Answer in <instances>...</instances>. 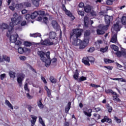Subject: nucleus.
<instances>
[{
	"label": "nucleus",
	"mask_w": 126,
	"mask_h": 126,
	"mask_svg": "<svg viewBox=\"0 0 126 126\" xmlns=\"http://www.w3.org/2000/svg\"><path fill=\"white\" fill-rule=\"evenodd\" d=\"M37 104L39 109H44V104L42 103V99L37 102Z\"/></svg>",
	"instance_id": "nucleus-21"
},
{
	"label": "nucleus",
	"mask_w": 126,
	"mask_h": 126,
	"mask_svg": "<svg viewBox=\"0 0 126 126\" xmlns=\"http://www.w3.org/2000/svg\"><path fill=\"white\" fill-rule=\"evenodd\" d=\"M52 25L53 27V28L56 30V31H59V30H60L61 27L60 25H59V24H58V22L56 21H52Z\"/></svg>",
	"instance_id": "nucleus-11"
},
{
	"label": "nucleus",
	"mask_w": 126,
	"mask_h": 126,
	"mask_svg": "<svg viewBox=\"0 0 126 126\" xmlns=\"http://www.w3.org/2000/svg\"><path fill=\"white\" fill-rule=\"evenodd\" d=\"M37 55L40 57V60L43 63H47V58L45 57V52L43 51H38L37 52Z\"/></svg>",
	"instance_id": "nucleus-10"
},
{
	"label": "nucleus",
	"mask_w": 126,
	"mask_h": 126,
	"mask_svg": "<svg viewBox=\"0 0 126 126\" xmlns=\"http://www.w3.org/2000/svg\"><path fill=\"white\" fill-rule=\"evenodd\" d=\"M24 45L26 46V47H30V46L32 45V43H31L30 42L25 41L24 42Z\"/></svg>",
	"instance_id": "nucleus-49"
},
{
	"label": "nucleus",
	"mask_w": 126,
	"mask_h": 126,
	"mask_svg": "<svg viewBox=\"0 0 126 126\" xmlns=\"http://www.w3.org/2000/svg\"><path fill=\"white\" fill-rule=\"evenodd\" d=\"M25 78V74L23 73H18V76L17 78V81L19 84L20 87H22V83Z\"/></svg>",
	"instance_id": "nucleus-5"
},
{
	"label": "nucleus",
	"mask_w": 126,
	"mask_h": 126,
	"mask_svg": "<svg viewBox=\"0 0 126 126\" xmlns=\"http://www.w3.org/2000/svg\"><path fill=\"white\" fill-rule=\"evenodd\" d=\"M2 59L6 63H10V58L5 55L2 56Z\"/></svg>",
	"instance_id": "nucleus-19"
},
{
	"label": "nucleus",
	"mask_w": 126,
	"mask_h": 126,
	"mask_svg": "<svg viewBox=\"0 0 126 126\" xmlns=\"http://www.w3.org/2000/svg\"><path fill=\"white\" fill-rule=\"evenodd\" d=\"M24 7H31V4L29 2H25L23 3Z\"/></svg>",
	"instance_id": "nucleus-32"
},
{
	"label": "nucleus",
	"mask_w": 126,
	"mask_h": 126,
	"mask_svg": "<svg viewBox=\"0 0 126 126\" xmlns=\"http://www.w3.org/2000/svg\"><path fill=\"white\" fill-rule=\"evenodd\" d=\"M33 4L35 6H39L40 5V0H33Z\"/></svg>",
	"instance_id": "nucleus-30"
},
{
	"label": "nucleus",
	"mask_w": 126,
	"mask_h": 126,
	"mask_svg": "<svg viewBox=\"0 0 126 126\" xmlns=\"http://www.w3.org/2000/svg\"><path fill=\"white\" fill-rule=\"evenodd\" d=\"M31 15L32 19H35V18H36L37 16H38V12L34 11L32 13Z\"/></svg>",
	"instance_id": "nucleus-26"
},
{
	"label": "nucleus",
	"mask_w": 126,
	"mask_h": 126,
	"mask_svg": "<svg viewBox=\"0 0 126 126\" xmlns=\"http://www.w3.org/2000/svg\"><path fill=\"white\" fill-rule=\"evenodd\" d=\"M91 32L90 30H87L84 32V40L82 41V46L79 47L80 50H83L85 49L89 43V36Z\"/></svg>",
	"instance_id": "nucleus-4"
},
{
	"label": "nucleus",
	"mask_w": 126,
	"mask_h": 126,
	"mask_svg": "<svg viewBox=\"0 0 126 126\" xmlns=\"http://www.w3.org/2000/svg\"><path fill=\"white\" fill-rule=\"evenodd\" d=\"M38 13V15L43 16V15H45V11L42 10H39L38 11H37Z\"/></svg>",
	"instance_id": "nucleus-45"
},
{
	"label": "nucleus",
	"mask_w": 126,
	"mask_h": 126,
	"mask_svg": "<svg viewBox=\"0 0 126 126\" xmlns=\"http://www.w3.org/2000/svg\"><path fill=\"white\" fill-rule=\"evenodd\" d=\"M25 19H26V20H27L28 21H30L31 19H32V17H31V15L29 14H27L25 16Z\"/></svg>",
	"instance_id": "nucleus-40"
},
{
	"label": "nucleus",
	"mask_w": 126,
	"mask_h": 126,
	"mask_svg": "<svg viewBox=\"0 0 126 126\" xmlns=\"http://www.w3.org/2000/svg\"><path fill=\"white\" fill-rule=\"evenodd\" d=\"M94 117L96 120H99L100 119V115L97 114L96 113L94 114Z\"/></svg>",
	"instance_id": "nucleus-58"
},
{
	"label": "nucleus",
	"mask_w": 126,
	"mask_h": 126,
	"mask_svg": "<svg viewBox=\"0 0 126 126\" xmlns=\"http://www.w3.org/2000/svg\"><path fill=\"white\" fill-rule=\"evenodd\" d=\"M45 90H46L47 93L48 97H49V98H51L52 97V91L49 89V88L47 87V86H45Z\"/></svg>",
	"instance_id": "nucleus-17"
},
{
	"label": "nucleus",
	"mask_w": 126,
	"mask_h": 126,
	"mask_svg": "<svg viewBox=\"0 0 126 126\" xmlns=\"http://www.w3.org/2000/svg\"><path fill=\"white\" fill-rule=\"evenodd\" d=\"M9 8H10V9L11 10H12V11H14V10H15V3L14 2H13L12 4H11V5H10L9 6Z\"/></svg>",
	"instance_id": "nucleus-33"
},
{
	"label": "nucleus",
	"mask_w": 126,
	"mask_h": 126,
	"mask_svg": "<svg viewBox=\"0 0 126 126\" xmlns=\"http://www.w3.org/2000/svg\"><path fill=\"white\" fill-rule=\"evenodd\" d=\"M106 107L107 108L108 112H109V113H112L113 108L112 107V106H110V104L109 103H107L106 105Z\"/></svg>",
	"instance_id": "nucleus-27"
},
{
	"label": "nucleus",
	"mask_w": 126,
	"mask_h": 126,
	"mask_svg": "<svg viewBox=\"0 0 126 126\" xmlns=\"http://www.w3.org/2000/svg\"><path fill=\"white\" fill-rule=\"evenodd\" d=\"M27 97L28 98V99H32L33 98V96H32L29 94V93L27 94Z\"/></svg>",
	"instance_id": "nucleus-64"
},
{
	"label": "nucleus",
	"mask_w": 126,
	"mask_h": 126,
	"mask_svg": "<svg viewBox=\"0 0 126 126\" xmlns=\"http://www.w3.org/2000/svg\"><path fill=\"white\" fill-rule=\"evenodd\" d=\"M114 119L117 124H121L122 123V120L120 119H118L116 116L114 117Z\"/></svg>",
	"instance_id": "nucleus-50"
},
{
	"label": "nucleus",
	"mask_w": 126,
	"mask_h": 126,
	"mask_svg": "<svg viewBox=\"0 0 126 126\" xmlns=\"http://www.w3.org/2000/svg\"><path fill=\"white\" fill-rule=\"evenodd\" d=\"M113 16H109L108 15H105L104 19L106 25H100L98 26V28H99V29H101L105 33V32L109 29V26H110V24H111V21H113Z\"/></svg>",
	"instance_id": "nucleus-3"
},
{
	"label": "nucleus",
	"mask_w": 126,
	"mask_h": 126,
	"mask_svg": "<svg viewBox=\"0 0 126 126\" xmlns=\"http://www.w3.org/2000/svg\"><path fill=\"white\" fill-rule=\"evenodd\" d=\"M94 51H95V48L94 47H91L89 49V50H88V52L89 53H93V52Z\"/></svg>",
	"instance_id": "nucleus-51"
},
{
	"label": "nucleus",
	"mask_w": 126,
	"mask_h": 126,
	"mask_svg": "<svg viewBox=\"0 0 126 126\" xmlns=\"http://www.w3.org/2000/svg\"><path fill=\"white\" fill-rule=\"evenodd\" d=\"M106 93H111L112 95H117V93L113 91L112 90L108 89L105 90Z\"/></svg>",
	"instance_id": "nucleus-29"
},
{
	"label": "nucleus",
	"mask_w": 126,
	"mask_h": 126,
	"mask_svg": "<svg viewBox=\"0 0 126 126\" xmlns=\"http://www.w3.org/2000/svg\"><path fill=\"white\" fill-rule=\"evenodd\" d=\"M122 54H123V52L119 51H117V52L116 53V56H117V57H119V58L120 57H122Z\"/></svg>",
	"instance_id": "nucleus-59"
},
{
	"label": "nucleus",
	"mask_w": 126,
	"mask_h": 126,
	"mask_svg": "<svg viewBox=\"0 0 126 126\" xmlns=\"http://www.w3.org/2000/svg\"><path fill=\"white\" fill-rule=\"evenodd\" d=\"M79 72H80V71L78 69H76L75 71L73 72V77L75 80H78V78L79 77Z\"/></svg>",
	"instance_id": "nucleus-12"
},
{
	"label": "nucleus",
	"mask_w": 126,
	"mask_h": 126,
	"mask_svg": "<svg viewBox=\"0 0 126 126\" xmlns=\"http://www.w3.org/2000/svg\"><path fill=\"white\" fill-rule=\"evenodd\" d=\"M5 77H6V74L5 73L2 74L0 76L1 80H3Z\"/></svg>",
	"instance_id": "nucleus-56"
},
{
	"label": "nucleus",
	"mask_w": 126,
	"mask_h": 126,
	"mask_svg": "<svg viewBox=\"0 0 126 126\" xmlns=\"http://www.w3.org/2000/svg\"><path fill=\"white\" fill-rule=\"evenodd\" d=\"M79 7L82 8V7H84V2H80L78 5Z\"/></svg>",
	"instance_id": "nucleus-63"
},
{
	"label": "nucleus",
	"mask_w": 126,
	"mask_h": 126,
	"mask_svg": "<svg viewBox=\"0 0 126 126\" xmlns=\"http://www.w3.org/2000/svg\"><path fill=\"white\" fill-rule=\"evenodd\" d=\"M57 37V33L55 32H51L49 33V38H46L44 40L43 39L41 40L40 44L43 46H53L56 45L58 44V40L56 39ZM51 40H55V42L52 41Z\"/></svg>",
	"instance_id": "nucleus-2"
},
{
	"label": "nucleus",
	"mask_w": 126,
	"mask_h": 126,
	"mask_svg": "<svg viewBox=\"0 0 126 126\" xmlns=\"http://www.w3.org/2000/svg\"><path fill=\"white\" fill-rule=\"evenodd\" d=\"M91 15H92V16H93L94 17L97 16V13H96V12H95V11L92 10L91 12Z\"/></svg>",
	"instance_id": "nucleus-55"
},
{
	"label": "nucleus",
	"mask_w": 126,
	"mask_h": 126,
	"mask_svg": "<svg viewBox=\"0 0 126 126\" xmlns=\"http://www.w3.org/2000/svg\"><path fill=\"white\" fill-rule=\"evenodd\" d=\"M89 19L88 18V17H87V16H85L84 17V22L85 25H86V23H88Z\"/></svg>",
	"instance_id": "nucleus-53"
},
{
	"label": "nucleus",
	"mask_w": 126,
	"mask_h": 126,
	"mask_svg": "<svg viewBox=\"0 0 126 126\" xmlns=\"http://www.w3.org/2000/svg\"><path fill=\"white\" fill-rule=\"evenodd\" d=\"M43 22L47 25L48 24V17H45L43 18Z\"/></svg>",
	"instance_id": "nucleus-60"
},
{
	"label": "nucleus",
	"mask_w": 126,
	"mask_h": 126,
	"mask_svg": "<svg viewBox=\"0 0 126 126\" xmlns=\"http://www.w3.org/2000/svg\"><path fill=\"white\" fill-rule=\"evenodd\" d=\"M95 60L94 59V58L93 57H89L87 58H84L82 60V63L85 64V65H90V63H94V61Z\"/></svg>",
	"instance_id": "nucleus-6"
},
{
	"label": "nucleus",
	"mask_w": 126,
	"mask_h": 126,
	"mask_svg": "<svg viewBox=\"0 0 126 126\" xmlns=\"http://www.w3.org/2000/svg\"><path fill=\"white\" fill-rule=\"evenodd\" d=\"M104 68H107V69H108V70H112L113 69V66H104Z\"/></svg>",
	"instance_id": "nucleus-61"
},
{
	"label": "nucleus",
	"mask_w": 126,
	"mask_h": 126,
	"mask_svg": "<svg viewBox=\"0 0 126 126\" xmlns=\"http://www.w3.org/2000/svg\"><path fill=\"white\" fill-rule=\"evenodd\" d=\"M39 122L42 126H46L45 123H44V121H43V119H42V117H41V116L39 117Z\"/></svg>",
	"instance_id": "nucleus-39"
},
{
	"label": "nucleus",
	"mask_w": 126,
	"mask_h": 126,
	"mask_svg": "<svg viewBox=\"0 0 126 126\" xmlns=\"http://www.w3.org/2000/svg\"><path fill=\"white\" fill-rule=\"evenodd\" d=\"M50 81H51V82L52 83H54V84H56L57 83V80L56 79H55V78H54V77L53 76H51L50 77Z\"/></svg>",
	"instance_id": "nucleus-36"
},
{
	"label": "nucleus",
	"mask_w": 126,
	"mask_h": 126,
	"mask_svg": "<svg viewBox=\"0 0 126 126\" xmlns=\"http://www.w3.org/2000/svg\"><path fill=\"white\" fill-rule=\"evenodd\" d=\"M13 18H11V21L13 25H17L18 23H19L20 21L18 19H19V16H18V14L17 13H15L13 14Z\"/></svg>",
	"instance_id": "nucleus-7"
},
{
	"label": "nucleus",
	"mask_w": 126,
	"mask_h": 126,
	"mask_svg": "<svg viewBox=\"0 0 126 126\" xmlns=\"http://www.w3.org/2000/svg\"><path fill=\"white\" fill-rule=\"evenodd\" d=\"M65 14L66 15L68 16L69 17H72V14L71 12L67 10H66V11H65Z\"/></svg>",
	"instance_id": "nucleus-44"
},
{
	"label": "nucleus",
	"mask_w": 126,
	"mask_h": 126,
	"mask_svg": "<svg viewBox=\"0 0 126 126\" xmlns=\"http://www.w3.org/2000/svg\"><path fill=\"white\" fill-rule=\"evenodd\" d=\"M70 108H71V102H69L67 105V106L65 108V113H68L69 110H70Z\"/></svg>",
	"instance_id": "nucleus-20"
},
{
	"label": "nucleus",
	"mask_w": 126,
	"mask_h": 126,
	"mask_svg": "<svg viewBox=\"0 0 126 126\" xmlns=\"http://www.w3.org/2000/svg\"><path fill=\"white\" fill-rule=\"evenodd\" d=\"M5 105H7V106H8V107L9 108H10V109H11V110H13V106H12V104H11V103H10L9 101H8V100H6L5 101Z\"/></svg>",
	"instance_id": "nucleus-23"
},
{
	"label": "nucleus",
	"mask_w": 126,
	"mask_h": 126,
	"mask_svg": "<svg viewBox=\"0 0 126 126\" xmlns=\"http://www.w3.org/2000/svg\"><path fill=\"white\" fill-rule=\"evenodd\" d=\"M111 49H112V50H114V51H115L116 52H118L119 51V47L115 45H111Z\"/></svg>",
	"instance_id": "nucleus-31"
},
{
	"label": "nucleus",
	"mask_w": 126,
	"mask_h": 126,
	"mask_svg": "<svg viewBox=\"0 0 126 126\" xmlns=\"http://www.w3.org/2000/svg\"><path fill=\"white\" fill-rule=\"evenodd\" d=\"M114 1H115V0H107L106 3L108 5H111L113 4V2H114Z\"/></svg>",
	"instance_id": "nucleus-47"
},
{
	"label": "nucleus",
	"mask_w": 126,
	"mask_h": 126,
	"mask_svg": "<svg viewBox=\"0 0 126 126\" xmlns=\"http://www.w3.org/2000/svg\"><path fill=\"white\" fill-rule=\"evenodd\" d=\"M121 22L123 25H126V17L124 16L121 19Z\"/></svg>",
	"instance_id": "nucleus-34"
},
{
	"label": "nucleus",
	"mask_w": 126,
	"mask_h": 126,
	"mask_svg": "<svg viewBox=\"0 0 126 126\" xmlns=\"http://www.w3.org/2000/svg\"><path fill=\"white\" fill-rule=\"evenodd\" d=\"M24 89L25 91H27V92H29V91H30L28 88V84H27V83H26L24 85Z\"/></svg>",
	"instance_id": "nucleus-48"
},
{
	"label": "nucleus",
	"mask_w": 126,
	"mask_h": 126,
	"mask_svg": "<svg viewBox=\"0 0 126 126\" xmlns=\"http://www.w3.org/2000/svg\"><path fill=\"white\" fill-rule=\"evenodd\" d=\"M104 62L105 63H114V61L110 59H104Z\"/></svg>",
	"instance_id": "nucleus-35"
},
{
	"label": "nucleus",
	"mask_w": 126,
	"mask_h": 126,
	"mask_svg": "<svg viewBox=\"0 0 126 126\" xmlns=\"http://www.w3.org/2000/svg\"><path fill=\"white\" fill-rule=\"evenodd\" d=\"M31 118H32V125H35V123L37 121V117L34 116V115H31Z\"/></svg>",
	"instance_id": "nucleus-24"
},
{
	"label": "nucleus",
	"mask_w": 126,
	"mask_h": 126,
	"mask_svg": "<svg viewBox=\"0 0 126 126\" xmlns=\"http://www.w3.org/2000/svg\"><path fill=\"white\" fill-rule=\"evenodd\" d=\"M78 13L79 15H81V16H84V14H85L84 11L78 10Z\"/></svg>",
	"instance_id": "nucleus-57"
},
{
	"label": "nucleus",
	"mask_w": 126,
	"mask_h": 126,
	"mask_svg": "<svg viewBox=\"0 0 126 126\" xmlns=\"http://www.w3.org/2000/svg\"><path fill=\"white\" fill-rule=\"evenodd\" d=\"M57 61H58V60L56 58H54L52 60H47V62H45V65L46 67H49V66L51 65V63H57Z\"/></svg>",
	"instance_id": "nucleus-9"
},
{
	"label": "nucleus",
	"mask_w": 126,
	"mask_h": 126,
	"mask_svg": "<svg viewBox=\"0 0 126 126\" xmlns=\"http://www.w3.org/2000/svg\"><path fill=\"white\" fill-rule=\"evenodd\" d=\"M30 37H33V38H37V37H41L42 35L40 33H30Z\"/></svg>",
	"instance_id": "nucleus-22"
},
{
	"label": "nucleus",
	"mask_w": 126,
	"mask_h": 126,
	"mask_svg": "<svg viewBox=\"0 0 126 126\" xmlns=\"http://www.w3.org/2000/svg\"><path fill=\"white\" fill-rule=\"evenodd\" d=\"M83 30L81 29H74L72 30V32L70 34V39H72L75 46H79V47L82 46V41L79 39L82 35Z\"/></svg>",
	"instance_id": "nucleus-1"
},
{
	"label": "nucleus",
	"mask_w": 126,
	"mask_h": 126,
	"mask_svg": "<svg viewBox=\"0 0 126 126\" xmlns=\"http://www.w3.org/2000/svg\"><path fill=\"white\" fill-rule=\"evenodd\" d=\"M108 49H109V47L106 46L105 48L104 47L100 48V51L101 53H106V52H108Z\"/></svg>",
	"instance_id": "nucleus-25"
},
{
	"label": "nucleus",
	"mask_w": 126,
	"mask_h": 126,
	"mask_svg": "<svg viewBox=\"0 0 126 126\" xmlns=\"http://www.w3.org/2000/svg\"><path fill=\"white\" fill-rule=\"evenodd\" d=\"M50 55H51V53L50 51H48L46 53H45V56L46 57V60H51V58H50Z\"/></svg>",
	"instance_id": "nucleus-42"
},
{
	"label": "nucleus",
	"mask_w": 126,
	"mask_h": 126,
	"mask_svg": "<svg viewBox=\"0 0 126 126\" xmlns=\"http://www.w3.org/2000/svg\"><path fill=\"white\" fill-rule=\"evenodd\" d=\"M41 79L45 84H47V80H46V79L44 77L41 76Z\"/></svg>",
	"instance_id": "nucleus-62"
},
{
	"label": "nucleus",
	"mask_w": 126,
	"mask_h": 126,
	"mask_svg": "<svg viewBox=\"0 0 126 126\" xmlns=\"http://www.w3.org/2000/svg\"><path fill=\"white\" fill-rule=\"evenodd\" d=\"M96 32L98 35H103L105 34V32L101 29H99L96 30Z\"/></svg>",
	"instance_id": "nucleus-28"
},
{
	"label": "nucleus",
	"mask_w": 126,
	"mask_h": 126,
	"mask_svg": "<svg viewBox=\"0 0 126 126\" xmlns=\"http://www.w3.org/2000/svg\"><path fill=\"white\" fill-rule=\"evenodd\" d=\"M27 108L29 110V112L31 113L32 109H33V107H32L31 105H28Z\"/></svg>",
	"instance_id": "nucleus-54"
},
{
	"label": "nucleus",
	"mask_w": 126,
	"mask_h": 126,
	"mask_svg": "<svg viewBox=\"0 0 126 126\" xmlns=\"http://www.w3.org/2000/svg\"><path fill=\"white\" fill-rule=\"evenodd\" d=\"M27 66L28 67H29L30 69H31L32 71H33V72H35V73H37V71H36V70H35V69L33 68L32 65H30V64H28Z\"/></svg>",
	"instance_id": "nucleus-38"
},
{
	"label": "nucleus",
	"mask_w": 126,
	"mask_h": 126,
	"mask_svg": "<svg viewBox=\"0 0 126 126\" xmlns=\"http://www.w3.org/2000/svg\"><path fill=\"white\" fill-rule=\"evenodd\" d=\"M0 28L2 30H5L7 29L9 33L11 32L12 30H13V27L12 26H9L8 25L4 23H3L0 25Z\"/></svg>",
	"instance_id": "nucleus-8"
},
{
	"label": "nucleus",
	"mask_w": 126,
	"mask_h": 126,
	"mask_svg": "<svg viewBox=\"0 0 126 126\" xmlns=\"http://www.w3.org/2000/svg\"><path fill=\"white\" fill-rule=\"evenodd\" d=\"M18 34H12L10 36V41L11 43H14L17 40Z\"/></svg>",
	"instance_id": "nucleus-13"
},
{
	"label": "nucleus",
	"mask_w": 126,
	"mask_h": 126,
	"mask_svg": "<svg viewBox=\"0 0 126 126\" xmlns=\"http://www.w3.org/2000/svg\"><path fill=\"white\" fill-rule=\"evenodd\" d=\"M18 52L19 54H23V53H24V49L22 47H19L18 49Z\"/></svg>",
	"instance_id": "nucleus-43"
},
{
	"label": "nucleus",
	"mask_w": 126,
	"mask_h": 126,
	"mask_svg": "<svg viewBox=\"0 0 126 126\" xmlns=\"http://www.w3.org/2000/svg\"><path fill=\"white\" fill-rule=\"evenodd\" d=\"M85 80H87V77L82 76L79 78V82H82V81H84Z\"/></svg>",
	"instance_id": "nucleus-41"
},
{
	"label": "nucleus",
	"mask_w": 126,
	"mask_h": 126,
	"mask_svg": "<svg viewBox=\"0 0 126 126\" xmlns=\"http://www.w3.org/2000/svg\"><path fill=\"white\" fill-rule=\"evenodd\" d=\"M9 75L10 77H11V78H15V72L10 71L9 72Z\"/></svg>",
	"instance_id": "nucleus-37"
},
{
	"label": "nucleus",
	"mask_w": 126,
	"mask_h": 126,
	"mask_svg": "<svg viewBox=\"0 0 126 126\" xmlns=\"http://www.w3.org/2000/svg\"><path fill=\"white\" fill-rule=\"evenodd\" d=\"M118 41V32L115 33L112 37L110 42L116 43Z\"/></svg>",
	"instance_id": "nucleus-14"
},
{
	"label": "nucleus",
	"mask_w": 126,
	"mask_h": 126,
	"mask_svg": "<svg viewBox=\"0 0 126 126\" xmlns=\"http://www.w3.org/2000/svg\"><path fill=\"white\" fill-rule=\"evenodd\" d=\"M84 11H85L87 13H89V12H91V10L92 9V7L90 5H87L86 6L84 7Z\"/></svg>",
	"instance_id": "nucleus-15"
},
{
	"label": "nucleus",
	"mask_w": 126,
	"mask_h": 126,
	"mask_svg": "<svg viewBox=\"0 0 126 126\" xmlns=\"http://www.w3.org/2000/svg\"><path fill=\"white\" fill-rule=\"evenodd\" d=\"M24 5L23 3L15 4V8L17 10H21L23 9Z\"/></svg>",
	"instance_id": "nucleus-16"
},
{
	"label": "nucleus",
	"mask_w": 126,
	"mask_h": 126,
	"mask_svg": "<svg viewBox=\"0 0 126 126\" xmlns=\"http://www.w3.org/2000/svg\"><path fill=\"white\" fill-rule=\"evenodd\" d=\"M113 100L117 101V102H121V99H120V98H119V97H117V96L116 95L113 96Z\"/></svg>",
	"instance_id": "nucleus-46"
},
{
	"label": "nucleus",
	"mask_w": 126,
	"mask_h": 126,
	"mask_svg": "<svg viewBox=\"0 0 126 126\" xmlns=\"http://www.w3.org/2000/svg\"><path fill=\"white\" fill-rule=\"evenodd\" d=\"M14 43H15V45L17 46H20V45L22 44L21 41L20 40H17V39Z\"/></svg>",
	"instance_id": "nucleus-52"
},
{
	"label": "nucleus",
	"mask_w": 126,
	"mask_h": 126,
	"mask_svg": "<svg viewBox=\"0 0 126 126\" xmlns=\"http://www.w3.org/2000/svg\"><path fill=\"white\" fill-rule=\"evenodd\" d=\"M113 29L116 32H118V31H120V30H121V29H120V27L119 26L118 22H117L116 24L114 25Z\"/></svg>",
	"instance_id": "nucleus-18"
}]
</instances>
